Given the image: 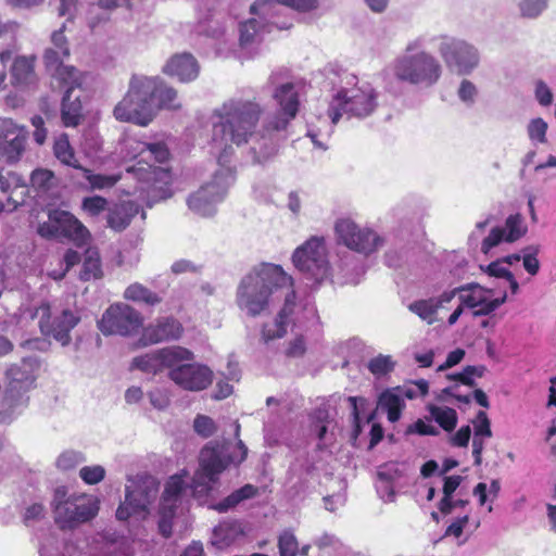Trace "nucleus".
Masks as SVG:
<instances>
[{"mask_svg": "<svg viewBox=\"0 0 556 556\" xmlns=\"http://www.w3.org/2000/svg\"><path fill=\"white\" fill-rule=\"evenodd\" d=\"M138 213L139 205L134 201L115 203L108 210V226L114 231H123L130 225Z\"/></svg>", "mask_w": 556, "mask_h": 556, "instance_id": "24", "label": "nucleus"}, {"mask_svg": "<svg viewBox=\"0 0 556 556\" xmlns=\"http://www.w3.org/2000/svg\"><path fill=\"white\" fill-rule=\"evenodd\" d=\"M528 231V227L523 223L521 214L516 213L509 215L505 220V227H494L490 233L481 242V252L488 254L493 248L500 243H513L521 239Z\"/></svg>", "mask_w": 556, "mask_h": 556, "instance_id": "19", "label": "nucleus"}, {"mask_svg": "<svg viewBox=\"0 0 556 556\" xmlns=\"http://www.w3.org/2000/svg\"><path fill=\"white\" fill-rule=\"evenodd\" d=\"M53 154L62 164L76 169L81 168V165L75 156V151L71 146L68 136L66 134L60 135L54 140Z\"/></svg>", "mask_w": 556, "mask_h": 556, "instance_id": "30", "label": "nucleus"}, {"mask_svg": "<svg viewBox=\"0 0 556 556\" xmlns=\"http://www.w3.org/2000/svg\"><path fill=\"white\" fill-rule=\"evenodd\" d=\"M429 412L443 430L451 432L456 428L458 417L454 408L430 405Z\"/></svg>", "mask_w": 556, "mask_h": 556, "instance_id": "35", "label": "nucleus"}, {"mask_svg": "<svg viewBox=\"0 0 556 556\" xmlns=\"http://www.w3.org/2000/svg\"><path fill=\"white\" fill-rule=\"evenodd\" d=\"M53 172L46 168H37L30 175V185L36 190L47 191L52 186Z\"/></svg>", "mask_w": 556, "mask_h": 556, "instance_id": "48", "label": "nucleus"}, {"mask_svg": "<svg viewBox=\"0 0 556 556\" xmlns=\"http://www.w3.org/2000/svg\"><path fill=\"white\" fill-rule=\"evenodd\" d=\"M108 200L101 195L86 197L81 201V210L90 217H98L101 213L109 210Z\"/></svg>", "mask_w": 556, "mask_h": 556, "instance_id": "43", "label": "nucleus"}, {"mask_svg": "<svg viewBox=\"0 0 556 556\" xmlns=\"http://www.w3.org/2000/svg\"><path fill=\"white\" fill-rule=\"evenodd\" d=\"M144 85L143 76L134 75L123 99L115 105L113 116L122 123L147 126L153 119V110Z\"/></svg>", "mask_w": 556, "mask_h": 556, "instance_id": "5", "label": "nucleus"}, {"mask_svg": "<svg viewBox=\"0 0 556 556\" xmlns=\"http://www.w3.org/2000/svg\"><path fill=\"white\" fill-rule=\"evenodd\" d=\"M462 304L469 308L476 307L481 301L489 294L491 290H486L479 285H469L467 287L459 288Z\"/></svg>", "mask_w": 556, "mask_h": 556, "instance_id": "41", "label": "nucleus"}, {"mask_svg": "<svg viewBox=\"0 0 556 556\" xmlns=\"http://www.w3.org/2000/svg\"><path fill=\"white\" fill-rule=\"evenodd\" d=\"M240 30V45L248 46L254 42L255 37L261 31V24L256 18H250L245 22H242L239 27Z\"/></svg>", "mask_w": 556, "mask_h": 556, "instance_id": "47", "label": "nucleus"}, {"mask_svg": "<svg viewBox=\"0 0 556 556\" xmlns=\"http://www.w3.org/2000/svg\"><path fill=\"white\" fill-rule=\"evenodd\" d=\"M408 309L428 324H432L438 312V302L434 298L418 300L408 305Z\"/></svg>", "mask_w": 556, "mask_h": 556, "instance_id": "40", "label": "nucleus"}, {"mask_svg": "<svg viewBox=\"0 0 556 556\" xmlns=\"http://www.w3.org/2000/svg\"><path fill=\"white\" fill-rule=\"evenodd\" d=\"M16 188H26L22 177L13 172L3 174V169L0 168V191L10 192Z\"/></svg>", "mask_w": 556, "mask_h": 556, "instance_id": "53", "label": "nucleus"}, {"mask_svg": "<svg viewBox=\"0 0 556 556\" xmlns=\"http://www.w3.org/2000/svg\"><path fill=\"white\" fill-rule=\"evenodd\" d=\"M292 262L296 269L316 283L323 282L329 276V262L324 238L312 237L295 249Z\"/></svg>", "mask_w": 556, "mask_h": 556, "instance_id": "9", "label": "nucleus"}, {"mask_svg": "<svg viewBox=\"0 0 556 556\" xmlns=\"http://www.w3.org/2000/svg\"><path fill=\"white\" fill-rule=\"evenodd\" d=\"M263 114L262 105L255 100L225 101L212 114L217 119L212 125V141L224 144V152L231 150L229 143L238 147L247 144L255 134Z\"/></svg>", "mask_w": 556, "mask_h": 556, "instance_id": "1", "label": "nucleus"}, {"mask_svg": "<svg viewBox=\"0 0 556 556\" xmlns=\"http://www.w3.org/2000/svg\"><path fill=\"white\" fill-rule=\"evenodd\" d=\"M288 292L285 295V302L281 309L278 312L276 319L288 327L291 316L294 314L296 293L291 287H286Z\"/></svg>", "mask_w": 556, "mask_h": 556, "instance_id": "44", "label": "nucleus"}, {"mask_svg": "<svg viewBox=\"0 0 556 556\" xmlns=\"http://www.w3.org/2000/svg\"><path fill=\"white\" fill-rule=\"evenodd\" d=\"M28 131L11 118L0 121V154L9 163L17 162L25 151Z\"/></svg>", "mask_w": 556, "mask_h": 556, "instance_id": "17", "label": "nucleus"}, {"mask_svg": "<svg viewBox=\"0 0 556 556\" xmlns=\"http://www.w3.org/2000/svg\"><path fill=\"white\" fill-rule=\"evenodd\" d=\"M103 275L100 254L94 249H87L83 262V267L79 273V278L83 281L91 279H99Z\"/></svg>", "mask_w": 556, "mask_h": 556, "instance_id": "32", "label": "nucleus"}, {"mask_svg": "<svg viewBox=\"0 0 556 556\" xmlns=\"http://www.w3.org/2000/svg\"><path fill=\"white\" fill-rule=\"evenodd\" d=\"M287 326L279 323L276 318L273 324H264L261 330V339L267 344L273 340L281 339L287 334Z\"/></svg>", "mask_w": 556, "mask_h": 556, "instance_id": "49", "label": "nucleus"}, {"mask_svg": "<svg viewBox=\"0 0 556 556\" xmlns=\"http://www.w3.org/2000/svg\"><path fill=\"white\" fill-rule=\"evenodd\" d=\"M51 222L56 224L59 237L73 241H84L88 236V229L72 213L54 210L49 214Z\"/></svg>", "mask_w": 556, "mask_h": 556, "instance_id": "23", "label": "nucleus"}, {"mask_svg": "<svg viewBox=\"0 0 556 556\" xmlns=\"http://www.w3.org/2000/svg\"><path fill=\"white\" fill-rule=\"evenodd\" d=\"M214 186L207 184L188 198V206L190 210L199 214H204L208 206L215 201L210 189Z\"/></svg>", "mask_w": 556, "mask_h": 556, "instance_id": "37", "label": "nucleus"}, {"mask_svg": "<svg viewBox=\"0 0 556 556\" xmlns=\"http://www.w3.org/2000/svg\"><path fill=\"white\" fill-rule=\"evenodd\" d=\"M506 301V294L502 298L492 299V293H489L476 307H473L475 316H486L498 308Z\"/></svg>", "mask_w": 556, "mask_h": 556, "instance_id": "51", "label": "nucleus"}, {"mask_svg": "<svg viewBox=\"0 0 556 556\" xmlns=\"http://www.w3.org/2000/svg\"><path fill=\"white\" fill-rule=\"evenodd\" d=\"M79 477L86 484H98L104 480L105 469L101 465L85 466L80 468Z\"/></svg>", "mask_w": 556, "mask_h": 556, "instance_id": "50", "label": "nucleus"}, {"mask_svg": "<svg viewBox=\"0 0 556 556\" xmlns=\"http://www.w3.org/2000/svg\"><path fill=\"white\" fill-rule=\"evenodd\" d=\"M124 296L132 302L143 303L149 306H155L162 302V298L156 292L139 282L128 286Z\"/></svg>", "mask_w": 556, "mask_h": 556, "instance_id": "31", "label": "nucleus"}, {"mask_svg": "<svg viewBox=\"0 0 556 556\" xmlns=\"http://www.w3.org/2000/svg\"><path fill=\"white\" fill-rule=\"evenodd\" d=\"M180 502L181 501L177 498L162 494L159 509L160 515L163 516V518H174Z\"/></svg>", "mask_w": 556, "mask_h": 556, "instance_id": "60", "label": "nucleus"}, {"mask_svg": "<svg viewBox=\"0 0 556 556\" xmlns=\"http://www.w3.org/2000/svg\"><path fill=\"white\" fill-rule=\"evenodd\" d=\"M184 334L182 324L173 316L159 317L146 327L142 326L139 344L148 346L161 342L179 340Z\"/></svg>", "mask_w": 556, "mask_h": 556, "instance_id": "18", "label": "nucleus"}, {"mask_svg": "<svg viewBox=\"0 0 556 556\" xmlns=\"http://www.w3.org/2000/svg\"><path fill=\"white\" fill-rule=\"evenodd\" d=\"M130 368L153 375L162 372L157 351L134 357Z\"/></svg>", "mask_w": 556, "mask_h": 556, "instance_id": "39", "label": "nucleus"}, {"mask_svg": "<svg viewBox=\"0 0 556 556\" xmlns=\"http://www.w3.org/2000/svg\"><path fill=\"white\" fill-rule=\"evenodd\" d=\"M38 363L33 358H23L21 364H14L7 370V378L9 380L4 397L9 401L10 406L16 402L35 387L36 370Z\"/></svg>", "mask_w": 556, "mask_h": 556, "instance_id": "15", "label": "nucleus"}, {"mask_svg": "<svg viewBox=\"0 0 556 556\" xmlns=\"http://www.w3.org/2000/svg\"><path fill=\"white\" fill-rule=\"evenodd\" d=\"M151 175L153 176L154 181H160L162 185L160 187L153 185L151 192L152 195L157 199H167L172 195L170 192V184H172V175L169 169H165L162 167H153L151 170Z\"/></svg>", "mask_w": 556, "mask_h": 556, "instance_id": "36", "label": "nucleus"}, {"mask_svg": "<svg viewBox=\"0 0 556 556\" xmlns=\"http://www.w3.org/2000/svg\"><path fill=\"white\" fill-rule=\"evenodd\" d=\"M475 426V437L473 438H491L492 437V430H491V422L485 412L480 410L478 412L476 419L473 420Z\"/></svg>", "mask_w": 556, "mask_h": 556, "instance_id": "58", "label": "nucleus"}, {"mask_svg": "<svg viewBox=\"0 0 556 556\" xmlns=\"http://www.w3.org/2000/svg\"><path fill=\"white\" fill-rule=\"evenodd\" d=\"M547 127V123L543 118H533L528 125L529 138L540 143H545Z\"/></svg>", "mask_w": 556, "mask_h": 556, "instance_id": "56", "label": "nucleus"}, {"mask_svg": "<svg viewBox=\"0 0 556 556\" xmlns=\"http://www.w3.org/2000/svg\"><path fill=\"white\" fill-rule=\"evenodd\" d=\"M407 433H418L419 435H438L439 430L429 424H426L422 419H417L413 425L407 428Z\"/></svg>", "mask_w": 556, "mask_h": 556, "instance_id": "62", "label": "nucleus"}, {"mask_svg": "<svg viewBox=\"0 0 556 556\" xmlns=\"http://www.w3.org/2000/svg\"><path fill=\"white\" fill-rule=\"evenodd\" d=\"M276 2L285 7L291 8L300 13H307L318 8V0H257L251 5V13L255 14L256 9L268 3Z\"/></svg>", "mask_w": 556, "mask_h": 556, "instance_id": "34", "label": "nucleus"}, {"mask_svg": "<svg viewBox=\"0 0 556 556\" xmlns=\"http://www.w3.org/2000/svg\"><path fill=\"white\" fill-rule=\"evenodd\" d=\"M53 80L56 86L61 89H65V92H71L81 86V76L79 71L72 66H59L52 74Z\"/></svg>", "mask_w": 556, "mask_h": 556, "instance_id": "28", "label": "nucleus"}, {"mask_svg": "<svg viewBox=\"0 0 556 556\" xmlns=\"http://www.w3.org/2000/svg\"><path fill=\"white\" fill-rule=\"evenodd\" d=\"M143 320L142 314L132 306L115 303L104 311L97 325L104 336L132 337L142 329Z\"/></svg>", "mask_w": 556, "mask_h": 556, "instance_id": "10", "label": "nucleus"}, {"mask_svg": "<svg viewBox=\"0 0 556 556\" xmlns=\"http://www.w3.org/2000/svg\"><path fill=\"white\" fill-rule=\"evenodd\" d=\"M84 119L80 98L73 97L71 92H64L61 102V122L64 127H77Z\"/></svg>", "mask_w": 556, "mask_h": 556, "instance_id": "25", "label": "nucleus"}, {"mask_svg": "<svg viewBox=\"0 0 556 556\" xmlns=\"http://www.w3.org/2000/svg\"><path fill=\"white\" fill-rule=\"evenodd\" d=\"M33 317L38 318L40 332L45 337H52L63 346L71 343V331L80 321V316L70 308H64L60 314L53 316L49 302H41Z\"/></svg>", "mask_w": 556, "mask_h": 556, "instance_id": "11", "label": "nucleus"}, {"mask_svg": "<svg viewBox=\"0 0 556 556\" xmlns=\"http://www.w3.org/2000/svg\"><path fill=\"white\" fill-rule=\"evenodd\" d=\"M147 150L157 163H164L169 159V151L163 142L148 143Z\"/></svg>", "mask_w": 556, "mask_h": 556, "instance_id": "64", "label": "nucleus"}, {"mask_svg": "<svg viewBox=\"0 0 556 556\" xmlns=\"http://www.w3.org/2000/svg\"><path fill=\"white\" fill-rule=\"evenodd\" d=\"M193 429L200 437L206 439L216 432L217 426L211 417L198 415L193 421Z\"/></svg>", "mask_w": 556, "mask_h": 556, "instance_id": "52", "label": "nucleus"}, {"mask_svg": "<svg viewBox=\"0 0 556 556\" xmlns=\"http://www.w3.org/2000/svg\"><path fill=\"white\" fill-rule=\"evenodd\" d=\"M185 476H187L186 470H182L181 475L176 473L170 476L165 483L162 494L181 501L182 492L186 489Z\"/></svg>", "mask_w": 556, "mask_h": 556, "instance_id": "45", "label": "nucleus"}, {"mask_svg": "<svg viewBox=\"0 0 556 556\" xmlns=\"http://www.w3.org/2000/svg\"><path fill=\"white\" fill-rule=\"evenodd\" d=\"M378 406L387 413L390 422L397 421L405 407L402 394H400V387L384 390L379 395Z\"/></svg>", "mask_w": 556, "mask_h": 556, "instance_id": "26", "label": "nucleus"}, {"mask_svg": "<svg viewBox=\"0 0 556 556\" xmlns=\"http://www.w3.org/2000/svg\"><path fill=\"white\" fill-rule=\"evenodd\" d=\"M51 509L55 525L61 530H73L91 521L100 510L98 496L87 493H68L65 485L54 489Z\"/></svg>", "mask_w": 556, "mask_h": 556, "instance_id": "4", "label": "nucleus"}, {"mask_svg": "<svg viewBox=\"0 0 556 556\" xmlns=\"http://www.w3.org/2000/svg\"><path fill=\"white\" fill-rule=\"evenodd\" d=\"M11 61L9 68L11 85L21 90L36 87L38 84V75L35 70L37 58L35 55H13Z\"/></svg>", "mask_w": 556, "mask_h": 556, "instance_id": "20", "label": "nucleus"}, {"mask_svg": "<svg viewBox=\"0 0 556 556\" xmlns=\"http://www.w3.org/2000/svg\"><path fill=\"white\" fill-rule=\"evenodd\" d=\"M292 285L293 278L285 273L281 266L262 264L241 279L236 303L248 316L256 317L268 308L270 295L275 290Z\"/></svg>", "mask_w": 556, "mask_h": 556, "instance_id": "2", "label": "nucleus"}, {"mask_svg": "<svg viewBox=\"0 0 556 556\" xmlns=\"http://www.w3.org/2000/svg\"><path fill=\"white\" fill-rule=\"evenodd\" d=\"M66 56H62L61 50L56 48H49L45 51L43 62L49 71L55 72L59 66H65L63 60Z\"/></svg>", "mask_w": 556, "mask_h": 556, "instance_id": "59", "label": "nucleus"}, {"mask_svg": "<svg viewBox=\"0 0 556 556\" xmlns=\"http://www.w3.org/2000/svg\"><path fill=\"white\" fill-rule=\"evenodd\" d=\"M546 0H521L519 2L521 14L526 17L539 16L546 9Z\"/></svg>", "mask_w": 556, "mask_h": 556, "instance_id": "55", "label": "nucleus"}, {"mask_svg": "<svg viewBox=\"0 0 556 556\" xmlns=\"http://www.w3.org/2000/svg\"><path fill=\"white\" fill-rule=\"evenodd\" d=\"M168 377L181 389L192 392L203 391L213 382V371L206 365L191 363L173 368Z\"/></svg>", "mask_w": 556, "mask_h": 556, "instance_id": "16", "label": "nucleus"}, {"mask_svg": "<svg viewBox=\"0 0 556 556\" xmlns=\"http://www.w3.org/2000/svg\"><path fill=\"white\" fill-rule=\"evenodd\" d=\"M393 74L400 81L429 87L440 79L442 66L433 55L420 51L397 58L393 64Z\"/></svg>", "mask_w": 556, "mask_h": 556, "instance_id": "7", "label": "nucleus"}, {"mask_svg": "<svg viewBox=\"0 0 556 556\" xmlns=\"http://www.w3.org/2000/svg\"><path fill=\"white\" fill-rule=\"evenodd\" d=\"M163 73L177 77L181 83H189L199 76L200 65L191 53H176L166 62Z\"/></svg>", "mask_w": 556, "mask_h": 556, "instance_id": "22", "label": "nucleus"}, {"mask_svg": "<svg viewBox=\"0 0 556 556\" xmlns=\"http://www.w3.org/2000/svg\"><path fill=\"white\" fill-rule=\"evenodd\" d=\"M80 458L79 453L66 451L58 457L56 465L60 469L68 470L75 467L80 462Z\"/></svg>", "mask_w": 556, "mask_h": 556, "instance_id": "61", "label": "nucleus"}, {"mask_svg": "<svg viewBox=\"0 0 556 556\" xmlns=\"http://www.w3.org/2000/svg\"><path fill=\"white\" fill-rule=\"evenodd\" d=\"M143 80L144 85H149L147 93L151 101L153 114L155 113V109L177 110L180 108V104L177 101L178 93L175 88L167 85L159 77L143 76Z\"/></svg>", "mask_w": 556, "mask_h": 556, "instance_id": "21", "label": "nucleus"}, {"mask_svg": "<svg viewBox=\"0 0 556 556\" xmlns=\"http://www.w3.org/2000/svg\"><path fill=\"white\" fill-rule=\"evenodd\" d=\"M240 424L235 422V437L238 439L239 455L228 453L229 442H210L200 452L199 469L192 478L191 488L194 494H207L219 475L231 464H241L248 456V447L239 439Z\"/></svg>", "mask_w": 556, "mask_h": 556, "instance_id": "3", "label": "nucleus"}, {"mask_svg": "<svg viewBox=\"0 0 556 556\" xmlns=\"http://www.w3.org/2000/svg\"><path fill=\"white\" fill-rule=\"evenodd\" d=\"M278 548L280 556H296L299 543L291 530H285L278 538Z\"/></svg>", "mask_w": 556, "mask_h": 556, "instance_id": "46", "label": "nucleus"}, {"mask_svg": "<svg viewBox=\"0 0 556 556\" xmlns=\"http://www.w3.org/2000/svg\"><path fill=\"white\" fill-rule=\"evenodd\" d=\"M463 478L458 475L447 476L444 478L443 497L438 504L441 514L448 515L453 510V493L460 485Z\"/></svg>", "mask_w": 556, "mask_h": 556, "instance_id": "33", "label": "nucleus"}, {"mask_svg": "<svg viewBox=\"0 0 556 556\" xmlns=\"http://www.w3.org/2000/svg\"><path fill=\"white\" fill-rule=\"evenodd\" d=\"M88 180L91 190H102L114 187L121 179V175L93 174L91 169L84 167L78 168Z\"/></svg>", "mask_w": 556, "mask_h": 556, "instance_id": "38", "label": "nucleus"}, {"mask_svg": "<svg viewBox=\"0 0 556 556\" xmlns=\"http://www.w3.org/2000/svg\"><path fill=\"white\" fill-rule=\"evenodd\" d=\"M125 488V501L116 509V518L122 521L131 516L147 515L160 491L159 480L151 475H137L128 480Z\"/></svg>", "mask_w": 556, "mask_h": 556, "instance_id": "6", "label": "nucleus"}, {"mask_svg": "<svg viewBox=\"0 0 556 556\" xmlns=\"http://www.w3.org/2000/svg\"><path fill=\"white\" fill-rule=\"evenodd\" d=\"M274 98L277 100L281 112L275 114L264 123L263 131L266 135L286 130L299 112L300 101L293 84L287 83L278 87L274 93Z\"/></svg>", "mask_w": 556, "mask_h": 556, "instance_id": "14", "label": "nucleus"}, {"mask_svg": "<svg viewBox=\"0 0 556 556\" xmlns=\"http://www.w3.org/2000/svg\"><path fill=\"white\" fill-rule=\"evenodd\" d=\"M236 525L230 522L219 523L214 528V536L218 544L229 545L236 535Z\"/></svg>", "mask_w": 556, "mask_h": 556, "instance_id": "54", "label": "nucleus"}, {"mask_svg": "<svg viewBox=\"0 0 556 556\" xmlns=\"http://www.w3.org/2000/svg\"><path fill=\"white\" fill-rule=\"evenodd\" d=\"M338 242L348 249L369 255L382 244V239L368 227H361L351 218H342L334 226Z\"/></svg>", "mask_w": 556, "mask_h": 556, "instance_id": "12", "label": "nucleus"}, {"mask_svg": "<svg viewBox=\"0 0 556 556\" xmlns=\"http://www.w3.org/2000/svg\"><path fill=\"white\" fill-rule=\"evenodd\" d=\"M377 106V93L370 86L342 89L332 98L328 116L337 124L343 114L355 117L370 115Z\"/></svg>", "mask_w": 556, "mask_h": 556, "instance_id": "8", "label": "nucleus"}, {"mask_svg": "<svg viewBox=\"0 0 556 556\" xmlns=\"http://www.w3.org/2000/svg\"><path fill=\"white\" fill-rule=\"evenodd\" d=\"M156 351L162 371L164 369L170 371L173 368L180 366L181 362H190L194 358L193 353L184 346H167Z\"/></svg>", "mask_w": 556, "mask_h": 556, "instance_id": "27", "label": "nucleus"}, {"mask_svg": "<svg viewBox=\"0 0 556 556\" xmlns=\"http://www.w3.org/2000/svg\"><path fill=\"white\" fill-rule=\"evenodd\" d=\"M395 363L390 355L379 354L368 362V370L376 377H382L393 371Z\"/></svg>", "mask_w": 556, "mask_h": 556, "instance_id": "42", "label": "nucleus"}, {"mask_svg": "<svg viewBox=\"0 0 556 556\" xmlns=\"http://www.w3.org/2000/svg\"><path fill=\"white\" fill-rule=\"evenodd\" d=\"M307 351L306 341L304 336H296L294 339L289 341L285 354L289 358H300L305 355Z\"/></svg>", "mask_w": 556, "mask_h": 556, "instance_id": "57", "label": "nucleus"}, {"mask_svg": "<svg viewBox=\"0 0 556 556\" xmlns=\"http://www.w3.org/2000/svg\"><path fill=\"white\" fill-rule=\"evenodd\" d=\"M439 53L446 66L455 70L459 75L469 74L479 63L477 49L456 38L443 37Z\"/></svg>", "mask_w": 556, "mask_h": 556, "instance_id": "13", "label": "nucleus"}, {"mask_svg": "<svg viewBox=\"0 0 556 556\" xmlns=\"http://www.w3.org/2000/svg\"><path fill=\"white\" fill-rule=\"evenodd\" d=\"M478 91L476 86L468 79H464L458 88V97L463 102L473 103Z\"/></svg>", "mask_w": 556, "mask_h": 556, "instance_id": "63", "label": "nucleus"}, {"mask_svg": "<svg viewBox=\"0 0 556 556\" xmlns=\"http://www.w3.org/2000/svg\"><path fill=\"white\" fill-rule=\"evenodd\" d=\"M258 494V489L253 484H244L240 489L233 491L231 494L226 496L224 500L214 505V509L218 513H225L237 505H239L242 501L250 500L255 497Z\"/></svg>", "mask_w": 556, "mask_h": 556, "instance_id": "29", "label": "nucleus"}]
</instances>
